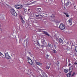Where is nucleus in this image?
<instances>
[{"mask_svg": "<svg viewBox=\"0 0 77 77\" xmlns=\"http://www.w3.org/2000/svg\"><path fill=\"white\" fill-rule=\"evenodd\" d=\"M10 12L12 14V15H13L14 16H15V17L17 16V13H16L13 8H11L10 9Z\"/></svg>", "mask_w": 77, "mask_h": 77, "instance_id": "1", "label": "nucleus"}, {"mask_svg": "<svg viewBox=\"0 0 77 77\" xmlns=\"http://www.w3.org/2000/svg\"><path fill=\"white\" fill-rule=\"evenodd\" d=\"M59 28L61 30H64L65 29V26L63 24L61 23L60 25Z\"/></svg>", "mask_w": 77, "mask_h": 77, "instance_id": "2", "label": "nucleus"}, {"mask_svg": "<svg viewBox=\"0 0 77 77\" xmlns=\"http://www.w3.org/2000/svg\"><path fill=\"white\" fill-rule=\"evenodd\" d=\"M69 72L67 74V76L68 77H70L71 76V72H72V68L71 67H70L69 68Z\"/></svg>", "mask_w": 77, "mask_h": 77, "instance_id": "3", "label": "nucleus"}, {"mask_svg": "<svg viewBox=\"0 0 77 77\" xmlns=\"http://www.w3.org/2000/svg\"><path fill=\"white\" fill-rule=\"evenodd\" d=\"M5 57L7 59H11V57L8 54V53H7L5 54Z\"/></svg>", "mask_w": 77, "mask_h": 77, "instance_id": "4", "label": "nucleus"}, {"mask_svg": "<svg viewBox=\"0 0 77 77\" xmlns=\"http://www.w3.org/2000/svg\"><path fill=\"white\" fill-rule=\"evenodd\" d=\"M28 62L29 63L30 65H32L33 64V62H32V60L30 59L29 57H28Z\"/></svg>", "mask_w": 77, "mask_h": 77, "instance_id": "5", "label": "nucleus"}, {"mask_svg": "<svg viewBox=\"0 0 77 77\" xmlns=\"http://www.w3.org/2000/svg\"><path fill=\"white\" fill-rule=\"evenodd\" d=\"M72 18H71L68 21L69 24H70V26L72 25Z\"/></svg>", "mask_w": 77, "mask_h": 77, "instance_id": "6", "label": "nucleus"}, {"mask_svg": "<svg viewBox=\"0 0 77 77\" xmlns=\"http://www.w3.org/2000/svg\"><path fill=\"white\" fill-rule=\"evenodd\" d=\"M41 75H42L43 77H47V75H46V74L44 72L41 73Z\"/></svg>", "mask_w": 77, "mask_h": 77, "instance_id": "7", "label": "nucleus"}, {"mask_svg": "<svg viewBox=\"0 0 77 77\" xmlns=\"http://www.w3.org/2000/svg\"><path fill=\"white\" fill-rule=\"evenodd\" d=\"M44 15H45V13H41L40 14H38L39 17H43L44 16Z\"/></svg>", "mask_w": 77, "mask_h": 77, "instance_id": "8", "label": "nucleus"}, {"mask_svg": "<svg viewBox=\"0 0 77 77\" xmlns=\"http://www.w3.org/2000/svg\"><path fill=\"white\" fill-rule=\"evenodd\" d=\"M26 46H27L28 44H29V40L28 39H26Z\"/></svg>", "mask_w": 77, "mask_h": 77, "instance_id": "9", "label": "nucleus"}, {"mask_svg": "<svg viewBox=\"0 0 77 77\" xmlns=\"http://www.w3.org/2000/svg\"><path fill=\"white\" fill-rule=\"evenodd\" d=\"M59 42H60V43H62V44H63V40H62V39L60 38H59Z\"/></svg>", "mask_w": 77, "mask_h": 77, "instance_id": "10", "label": "nucleus"}, {"mask_svg": "<svg viewBox=\"0 0 77 77\" xmlns=\"http://www.w3.org/2000/svg\"><path fill=\"white\" fill-rule=\"evenodd\" d=\"M23 7L21 5H18V9H20Z\"/></svg>", "mask_w": 77, "mask_h": 77, "instance_id": "11", "label": "nucleus"}, {"mask_svg": "<svg viewBox=\"0 0 77 77\" xmlns=\"http://www.w3.org/2000/svg\"><path fill=\"white\" fill-rule=\"evenodd\" d=\"M21 21L22 22V23H25V22L24 21V20H23V17H20Z\"/></svg>", "mask_w": 77, "mask_h": 77, "instance_id": "12", "label": "nucleus"}, {"mask_svg": "<svg viewBox=\"0 0 77 77\" xmlns=\"http://www.w3.org/2000/svg\"><path fill=\"white\" fill-rule=\"evenodd\" d=\"M45 40L43 39L42 40V44L43 45H44L45 44Z\"/></svg>", "mask_w": 77, "mask_h": 77, "instance_id": "13", "label": "nucleus"}, {"mask_svg": "<svg viewBox=\"0 0 77 77\" xmlns=\"http://www.w3.org/2000/svg\"><path fill=\"white\" fill-rule=\"evenodd\" d=\"M44 33L45 35H47V36H50V35H49V34L47 32H44Z\"/></svg>", "mask_w": 77, "mask_h": 77, "instance_id": "14", "label": "nucleus"}, {"mask_svg": "<svg viewBox=\"0 0 77 77\" xmlns=\"http://www.w3.org/2000/svg\"><path fill=\"white\" fill-rule=\"evenodd\" d=\"M0 56H1V58H3V55L0 52Z\"/></svg>", "mask_w": 77, "mask_h": 77, "instance_id": "15", "label": "nucleus"}, {"mask_svg": "<svg viewBox=\"0 0 77 77\" xmlns=\"http://www.w3.org/2000/svg\"><path fill=\"white\" fill-rule=\"evenodd\" d=\"M36 64L37 65H41L42 64L41 63H39V62H36Z\"/></svg>", "mask_w": 77, "mask_h": 77, "instance_id": "16", "label": "nucleus"}, {"mask_svg": "<svg viewBox=\"0 0 77 77\" xmlns=\"http://www.w3.org/2000/svg\"><path fill=\"white\" fill-rule=\"evenodd\" d=\"M15 8L18 9V5H16L15 6Z\"/></svg>", "mask_w": 77, "mask_h": 77, "instance_id": "17", "label": "nucleus"}, {"mask_svg": "<svg viewBox=\"0 0 77 77\" xmlns=\"http://www.w3.org/2000/svg\"><path fill=\"white\" fill-rule=\"evenodd\" d=\"M36 10L38 11H40L41 10V8H38L36 9Z\"/></svg>", "mask_w": 77, "mask_h": 77, "instance_id": "18", "label": "nucleus"}, {"mask_svg": "<svg viewBox=\"0 0 77 77\" xmlns=\"http://www.w3.org/2000/svg\"><path fill=\"white\" fill-rule=\"evenodd\" d=\"M48 47H49V48H51V45L50 44H48Z\"/></svg>", "mask_w": 77, "mask_h": 77, "instance_id": "19", "label": "nucleus"}, {"mask_svg": "<svg viewBox=\"0 0 77 77\" xmlns=\"http://www.w3.org/2000/svg\"><path fill=\"white\" fill-rule=\"evenodd\" d=\"M68 70H66V69H64V72L66 73L68 72Z\"/></svg>", "mask_w": 77, "mask_h": 77, "instance_id": "20", "label": "nucleus"}, {"mask_svg": "<svg viewBox=\"0 0 77 77\" xmlns=\"http://www.w3.org/2000/svg\"><path fill=\"white\" fill-rule=\"evenodd\" d=\"M50 66H47L46 67V68L47 69H49V68H50Z\"/></svg>", "mask_w": 77, "mask_h": 77, "instance_id": "21", "label": "nucleus"}, {"mask_svg": "<svg viewBox=\"0 0 77 77\" xmlns=\"http://www.w3.org/2000/svg\"><path fill=\"white\" fill-rule=\"evenodd\" d=\"M55 22L56 23H59V21L58 20H56L55 21Z\"/></svg>", "mask_w": 77, "mask_h": 77, "instance_id": "22", "label": "nucleus"}, {"mask_svg": "<svg viewBox=\"0 0 77 77\" xmlns=\"http://www.w3.org/2000/svg\"><path fill=\"white\" fill-rule=\"evenodd\" d=\"M49 3L50 4L51 3H52L53 2V0H50V2H49Z\"/></svg>", "mask_w": 77, "mask_h": 77, "instance_id": "23", "label": "nucleus"}, {"mask_svg": "<svg viewBox=\"0 0 77 77\" xmlns=\"http://www.w3.org/2000/svg\"><path fill=\"white\" fill-rule=\"evenodd\" d=\"M69 2H67L66 3V6H68L69 5Z\"/></svg>", "mask_w": 77, "mask_h": 77, "instance_id": "24", "label": "nucleus"}, {"mask_svg": "<svg viewBox=\"0 0 77 77\" xmlns=\"http://www.w3.org/2000/svg\"><path fill=\"white\" fill-rule=\"evenodd\" d=\"M49 1H50V0H47L46 1V3H49Z\"/></svg>", "mask_w": 77, "mask_h": 77, "instance_id": "25", "label": "nucleus"}, {"mask_svg": "<svg viewBox=\"0 0 77 77\" xmlns=\"http://www.w3.org/2000/svg\"><path fill=\"white\" fill-rule=\"evenodd\" d=\"M48 56H49L48 55H47L46 56V59H47L48 58Z\"/></svg>", "mask_w": 77, "mask_h": 77, "instance_id": "26", "label": "nucleus"}, {"mask_svg": "<svg viewBox=\"0 0 77 77\" xmlns=\"http://www.w3.org/2000/svg\"><path fill=\"white\" fill-rule=\"evenodd\" d=\"M36 2L35 1L34 2H32L31 3H30V4L32 5V4H33V3H36Z\"/></svg>", "mask_w": 77, "mask_h": 77, "instance_id": "27", "label": "nucleus"}, {"mask_svg": "<svg viewBox=\"0 0 77 77\" xmlns=\"http://www.w3.org/2000/svg\"><path fill=\"white\" fill-rule=\"evenodd\" d=\"M23 10L25 12H27V10H26V9L25 8H23Z\"/></svg>", "mask_w": 77, "mask_h": 77, "instance_id": "28", "label": "nucleus"}, {"mask_svg": "<svg viewBox=\"0 0 77 77\" xmlns=\"http://www.w3.org/2000/svg\"><path fill=\"white\" fill-rule=\"evenodd\" d=\"M44 15H45V17H48V15L47 14H45V13Z\"/></svg>", "mask_w": 77, "mask_h": 77, "instance_id": "29", "label": "nucleus"}, {"mask_svg": "<svg viewBox=\"0 0 77 77\" xmlns=\"http://www.w3.org/2000/svg\"><path fill=\"white\" fill-rule=\"evenodd\" d=\"M30 4H28V3H27V4H25V5H26V6H29V5H30Z\"/></svg>", "mask_w": 77, "mask_h": 77, "instance_id": "30", "label": "nucleus"}, {"mask_svg": "<svg viewBox=\"0 0 77 77\" xmlns=\"http://www.w3.org/2000/svg\"><path fill=\"white\" fill-rule=\"evenodd\" d=\"M1 26V25L0 24V31H2V29L1 28V27H0Z\"/></svg>", "mask_w": 77, "mask_h": 77, "instance_id": "31", "label": "nucleus"}, {"mask_svg": "<svg viewBox=\"0 0 77 77\" xmlns=\"http://www.w3.org/2000/svg\"><path fill=\"white\" fill-rule=\"evenodd\" d=\"M64 15H66H66L67 14H66V13L65 12L64 13Z\"/></svg>", "mask_w": 77, "mask_h": 77, "instance_id": "32", "label": "nucleus"}, {"mask_svg": "<svg viewBox=\"0 0 77 77\" xmlns=\"http://www.w3.org/2000/svg\"><path fill=\"white\" fill-rule=\"evenodd\" d=\"M66 17H69V15L68 14L66 15Z\"/></svg>", "mask_w": 77, "mask_h": 77, "instance_id": "33", "label": "nucleus"}, {"mask_svg": "<svg viewBox=\"0 0 77 77\" xmlns=\"http://www.w3.org/2000/svg\"><path fill=\"white\" fill-rule=\"evenodd\" d=\"M74 74H75V72H73L72 75V76H74Z\"/></svg>", "mask_w": 77, "mask_h": 77, "instance_id": "34", "label": "nucleus"}, {"mask_svg": "<svg viewBox=\"0 0 77 77\" xmlns=\"http://www.w3.org/2000/svg\"><path fill=\"white\" fill-rule=\"evenodd\" d=\"M52 17H54V14H53L52 16Z\"/></svg>", "mask_w": 77, "mask_h": 77, "instance_id": "35", "label": "nucleus"}, {"mask_svg": "<svg viewBox=\"0 0 77 77\" xmlns=\"http://www.w3.org/2000/svg\"><path fill=\"white\" fill-rule=\"evenodd\" d=\"M39 14L36 16V17H39Z\"/></svg>", "mask_w": 77, "mask_h": 77, "instance_id": "36", "label": "nucleus"}, {"mask_svg": "<svg viewBox=\"0 0 77 77\" xmlns=\"http://www.w3.org/2000/svg\"><path fill=\"white\" fill-rule=\"evenodd\" d=\"M75 65H77V63L76 62H75L74 63Z\"/></svg>", "mask_w": 77, "mask_h": 77, "instance_id": "37", "label": "nucleus"}, {"mask_svg": "<svg viewBox=\"0 0 77 77\" xmlns=\"http://www.w3.org/2000/svg\"><path fill=\"white\" fill-rule=\"evenodd\" d=\"M57 63H58V64H59V62L57 61Z\"/></svg>", "mask_w": 77, "mask_h": 77, "instance_id": "38", "label": "nucleus"}, {"mask_svg": "<svg viewBox=\"0 0 77 77\" xmlns=\"http://www.w3.org/2000/svg\"><path fill=\"white\" fill-rule=\"evenodd\" d=\"M70 65H71V63H69V66H70Z\"/></svg>", "mask_w": 77, "mask_h": 77, "instance_id": "39", "label": "nucleus"}, {"mask_svg": "<svg viewBox=\"0 0 77 77\" xmlns=\"http://www.w3.org/2000/svg\"><path fill=\"white\" fill-rule=\"evenodd\" d=\"M41 47H43L44 45H41Z\"/></svg>", "mask_w": 77, "mask_h": 77, "instance_id": "40", "label": "nucleus"}, {"mask_svg": "<svg viewBox=\"0 0 77 77\" xmlns=\"http://www.w3.org/2000/svg\"><path fill=\"white\" fill-rule=\"evenodd\" d=\"M37 42H38V44H39V42H38V41H37Z\"/></svg>", "mask_w": 77, "mask_h": 77, "instance_id": "41", "label": "nucleus"}, {"mask_svg": "<svg viewBox=\"0 0 77 77\" xmlns=\"http://www.w3.org/2000/svg\"><path fill=\"white\" fill-rule=\"evenodd\" d=\"M33 15H34V16H36V15L35 14H34Z\"/></svg>", "mask_w": 77, "mask_h": 77, "instance_id": "42", "label": "nucleus"}, {"mask_svg": "<svg viewBox=\"0 0 77 77\" xmlns=\"http://www.w3.org/2000/svg\"><path fill=\"white\" fill-rule=\"evenodd\" d=\"M54 53H56V52L55 51L54 52Z\"/></svg>", "mask_w": 77, "mask_h": 77, "instance_id": "43", "label": "nucleus"}, {"mask_svg": "<svg viewBox=\"0 0 77 77\" xmlns=\"http://www.w3.org/2000/svg\"><path fill=\"white\" fill-rule=\"evenodd\" d=\"M30 9H28V11H30Z\"/></svg>", "mask_w": 77, "mask_h": 77, "instance_id": "44", "label": "nucleus"}, {"mask_svg": "<svg viewBox=\"0 0 77 77\" xmlns=\"http://www.w3.org/2000/svg\"><path fill=\"white\" fill-rule=\"evenodd\" d=\"M74 8H75V6L74 7Z\"/></svg>", "mask_w": 77, "mask_h": 77, "instance_id": "45", "label": "nucleus"}, {"mask_svg": "<svg viewBox=\"0 0 77 77\" xmlns=\"http://www.w3.org/2000/svg\"><path fill=\"white\" fill-rule=\"evenodd\" d=\"M56 40H57V39H56Z\"/></svg>", "mask_w": 77, "mask_h": 77, "instance_id": "46", "label": "nucleus"}, {"mask_svg": "<svg viewBox=\"0 0 77 77\" xmlns=\"http://www.w3.org/2000/svg\"><path fill=\"white\" fill-rule=\"evenodd\" d=\"M49 65H50V63H49Z\"/></svg>", "mask_w": 77, "mask_h": 77, "instance_id": "47", "label": "nucleus"}, {"mask_svg": "<svg viewBox=\"0 0 77 77\" xmlns=\"http://www.w3.org/2000/svg\"><path fill=\"white\" fill-rule=\"evenodd\" d=\"M11 56H12V55H11Z\"/></svg>", "mask_w": 77, "mask_h": 77, "instance_id": "48", "label": "nucleus"}, {"mask_svg": "<svg viewBox=\"0 0 77 77\" xmlns=\"http://www.w3.org/2000/svg\"><path fill=\"white\" fill-rule=\"evenodd\" d=\"M42 15H43V14H42Z\"/></svg>", "mask_w": 77, "mask_h": 77, "instance_id": "49", "label": "nucleus"}, {"mask_svg": "<svg viewBox=\"0 0 77 77\" xmlns=\"http://www.w3.org/2000/svg\"><path fill=\"white\" fill-rule=\"evenodd\" d=\"M45 22H46V21H45Z\"/></svg>", "mask_w": 77, "mask_h": 77, "instance_id": "50", "label": "nucleus"}]
</instances>
